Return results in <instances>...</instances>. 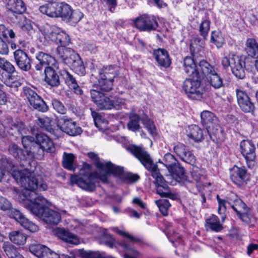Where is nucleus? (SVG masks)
<instances>
[{
  "mask_svg": "<svg viewBox=\"0 0 258 258\" xmlns=\"http://www.w3.org/2000/svg\"><path fill=\"white\" fill-rule=\"evenodd\" d=\"M12 176L18 183L25 188L23 193L17 192L21 200L24 202L26 205L34 203V200H31L29 198L30 192H34L38 197L35 191L36 189L39 190H46L48 186L45 182L41 178V176L37 175L34 171H30L28 168L23 170H14L12 172Z\"/></svg>",
  "mask_w": 258,
  "mask_h": 258,
  "instance_id": "obj_2",
  "label": "nucleus"
},
{
  "mask_svg": "<svg viewBox=\"0 0 258 258\" xmlns=\"http://www.w3.org/2000/svg\"><path fill=\"white\" fill-rule=\"evenodd\" d=\"M14 57L17 67L23 72H28L31 69V60L28 54L21 49L14 52Z\"/></svg>",
  "mask_w": 258,
  "mask_h": 258,
  "instance_id": "obj_14",
  "label": "nucleus"
},
{
  "mask_svg": "<svg viewBox=\"0 0 258 258\" xmlns=\"http://www.w3.org/2000/svg\"><path fill=\"white\" fill-rule=\"evenodd\" d=\"M47 247L36 243H32L29 246L30 251L38 258L43 254L44 248Z\"/></svg>",
  "mask_w": 258,
  "mask_h": 258,
  "instance_id": "obj_49",
  "label": "nucleus"
},
{
  "mask_svg": "<svg viewBox=\"0 0 258 258\" xmlns=\"http://www.w3.org/2000/svg\"><path fill=\"white\" fill-rule=\"evenodd\" d=\"M90 94L93 101L100 109H110L113 108V103L112 100L99 90L91 89Z\"/></svg>",
  "mask_w": 258,
  "mask_h": 258,
  "instance_id": "obj_13",
  "label": "nucleus"
},
{
  "mask_svg": "<svg viewBox=\"0 0 258 258\" xmlns=\"http://www.w3.org/2000/svg\"><path fill=\"white\" fill-rule=\"evenodd\" d=\"M224 39L219 31H213L211 32V42L214 43L218 48L222 47Z\"/></svg>",
  "mask_w": 258,
  "mask_h": 258,
  "instance_id": "obj_42",
  "label": "nucleus"
},
{
  "mask_svg": "<svg viewBox=\"0 0 258 258\" xmlns=\"http://www.w3.org/2000/svg\"><path fill=\"white\" fill-rule=\"evenodd\" d=\"M65 80L66 83L68 84L70 87L74 89L76 92L79 94H81L82 91L80 89L77 83L76 80L74 77L67 71H64L62 74Z\"/></svg>",
  "mask_w": 258,
  "mask_h": 258,
  "instance_id": "obj_39",
  "label": "nucleus"
},
{
  "mask_svg": "<svg viewBox=\"0 0 258 258\" xmlns=\"http://www.w3.org/2000/svg\"><path fill=\"white\" fill-rule=\"evenodd\" d=\"M23 92L30 104L35 109L43 112L48 110V107L45 101L31 88L24 87Z\"/></svg>",
  "mask_w": 258,
  "mask_h": 258,
  "instance_id": "obj_10",
  "label": "nucleus"
},
{
  "mask_svg": "<svg viewBox=\"0 0 258 258\" xmlns=\"http://www.w3.org/2000/svg\"><path fill=\"white\" fill-rule=\"evenodd\" d=\"M3 248L9 258H13L17 251L15 246L9 243H5L3 245Z\"/></svg>",
  "mask_w": 258,
  "mask_h": 258,
  "instance_id": "obj_55",
  "label": "nucleus"
},
{
  "mask_svg": "<svg viewBox=\"0 0 258 258\" xmlns=\"http://www.w3.org/2000/svg\"><path fill=\"white\" fill-rule=\"evenodd\" d=\"M56 54L76 73L82 76L85 74L83 61L73 50L66 46H58L56 49Z\"/></svg>",
  "mask_w": 258,
  "mask_h": 258,
  "instance_id": "obj_4",
  "label": "nucleus"
},
{
  "mask_svg": "<svg viewBox=\"0 0 258 258\" xmlns=\"http://www.w3.org/2000/svg\"><path fill=\"white\" fill-rule=\"evenodd\" d=\"M187 136L195 142H200L203 138V131L197 125H191L189 126Z\"/></svg>",
  "mask_w": 258,
  "mask_h": 258,
  "instance_id": "obj_34",
  "label": "nucleus"
},
{
  "mask_svg": "<svg viewBox=\"0 0 258 258\" xmlns=\"http://www.w3.org/2000/svg\"><path fill=\"white\" fill-rule=\"evenodd\" d=\"M29 198L31 200H34V203L26 205V208L32 214L40 217L47 224L56 225L59 222L61 219L60 214L46 207L49 205L46 199L42 196L36 197V195L34 192H30Z\"/></svg>",
  "mask_w": 258,
  "mask_h": 258,
  "instance_id": "obj_3",
  "label": "nucleus"
},
{
  "mask_svg": "<svg viewBox=\"0 0 258 258\" xmlns=\"http://www.w3.org/2000/svg\"><path fill=\"white\" fill-rule=\"evenodd\" d=\"M59 3L51 2L40 7L39 11L42 14L51 18H58Z\"/></svg>",
  "mask_w": 258,
  "mask_h": 258,
  "instance_id": "obj_28",
  "label": "nucleus"
},
{
  "mask_svg": "<svg viewBox=\"0 0 258 258\" xmlns=\"http://www.w3.org/2000/svg\"><path fill=\"white\" fill-rule=\"evenodd\" d=\"M245 50L251 57H258V42L254 38L247 39L245 42Z\"/></svg>",
  "mask_w": 258,
  "mask_h": 258,
  "instance_id": "obj_33",
  "label": "nucleus"
},
{
  "mask_svg": "<svg viewBox=\"0 0 258 258\" xmlns=\"http://www.w3.org/2000/svg\"><path fill=\"white\" fill-rule=\"evenodd\" d=\"M126 150L137 158L148 170L152 172V175L155 179L158 194L161 197L168 198L173 200L177 198L176 195L171 192L165 180L159 173L157 164L153 163L150 154L144 148L131 145L126 148Z\"/></svg>",
  "mask_w": 258,
  "mask_h": 258,
  "instance_id": "obj_1",
  "label": "nucleus"
},
{
  "mask_svg": "<svg viewBox=\"0 0 258 258\" xmlns=\"http://www.w3.org/2000/svg\"><path fill=\"white\" fill-rule=\"evenodd\" d=\"M231 207L243 222L246 224L251 222L252 215L250 209L241 199L236 198L234 201L233 204L231 205Z\"/></svg>",
  "mask_w": 258,
  "mask_h": 258,
  "instance_id": "obj_12",
  "label": "nucleus"
},
{
  "mask_svg": "<svg viewBox=\"0 0 258 258\" xmlns=\"http://www.w3.org/2000/svg\"><path fill=\"white\" fill-rule=\"evenodd\" d=\"M155 203L157 205L160 212L164 215L167 216L168 214V209L171 206L168 200H158L155 201Z\"/></svg>",
  "mask_w": 258,
  "mask_h": 258,
  "instance_id": "obj_47",
  "label": "nucleus"
},
{
  "mask_svg": "<svg viewBox=\"0 0 258 258\" xmlns=\"http://www.w3.org/2000/svg\"><path fill=\"white\" fill-rule=\"evenodd\" d=\"M22 144L24 148L31 150V148L36 144V140L30 136H22Z\"/></svg>",
  "mask_w": 258,
  "mask_h": 258,
  "instance_id": "obj_52",
  "label": "nucleus"
},
{
  "mask_svg": "<svg viewBox=\"0 0 258 258\" xmlns=\"http://www.w3.org/2000/svg\"><path fill=\"white\" fill-rule=\"evenodd\" d=\"M153 54L156 60L160 66L165 68L170 66L171 60L168 52L165 49L159 48L155 50Z\"/></svg>",
  "mask_w": 258,
  "mask_h": 258,
  "instance_id": "obj_25",
  "label": "nucleus"
},
{
  "mask_svg": "<svg viewBox=\"0 0 258 258\" xmlns=\"http://www.w3.org/2000/svg\"><path fill=\"white\" fill-rule=\"evenodd\" d=\"M9 237L12 242L18 245L24 244L27 239L26 236L19 231H14L10 232Z\"/></svg>",
  "mask_w": 258,
  "mask_h": 258,
  "instance_id": "obj_36",
  "label": "nucleus"
},
{
  "mask_svg": "<svg viewBox=\"0 0 258 258\" xmlns=\"http://www.w3.org/2000/svg\"><path fill=\"white\" fill-rule=\"evenodd\" d=\"M163 160L164 162L163 164L167 169H169L174 164L177 163L178 161L174 156L169 153L165 154Z\"/></svg>",
  "mask_w": 258,
  "mask_h": 258,
  "instance_id": "obj_56",
  "label": "nucleus"
},
{
  "mask_svg": "<svg viewBox=\"0 0 258 258\" xmlns=\"http://www.w3.org/2000/svg\"><path fill=\"white\" fill-rule=\"evenodd\" d=\"M184 155L180 156V158L183 161L190 164H194L196 162V158L188 148L184 152Z\"/></svg>",
  "mask_w": 258,
  "mask_h": 258,
  "instance_id": "obj_57",
  "label": "nucleus"
},
{
  "mask_svg": "<svg viewBox=\"0 0 258 258\" xmlns=\"http://www.w3.org/2000/svg\"><path fill=\"white\" fill-rule=\"evenodd\" d=\"M36 58L39 61V63L36 65L35 68L38 71L42 70L43 68L46 69L48 67L58 65L53 56L42 51L37 54Z\"/></svg>",
  "mask_w": 258,
  "mask_h": 258,
  "instance_id": "obj_19",
  "label": "nucleus"
},
{
  "mask_svg": "<svg viewBox=\"0 0 258 258\" xmlns=\"http://www.w3.org/2000/svg\"><path fill=\"white\" fill-rule=\"evenodd\" d=\"M65 80L66 83L68 84L70 87L74 89L76 92L79 94H81L82 91L80 89L77 83L76 80L74 77L67 71H64L62 74Z\"/></svg>",
  "mask_w": 258,
  "mask_h": 258,
  "instance_id": "obj_38",
  "label": "nucleus"
},
{
  "mask_svg": "<svg viewBox=\"0 0 258 258\" xmlns=\"http://www.w3.org/2000/svg\"><path fill=\"white\" fill-rule=\"evenodd\" d=\"M211 22L210 20L206 19L203 21L199 26V31L200 35L206 39L210 31Z\"/></svg>",
  "mask_w": 258,
  "mask_h": 258,
  "instance_id": "obj_48",
  "label": "nucleus"
},
{
  "mask_svg": "<svg viewBox=\"0 0 258 258\" xmlns=\"http://www.w3.org/2000/svg\"><path fill=\"white\" fill-rule=\"evenodd\" d=\"M88 156L92 159L97 168L95 172L98 173L100 180L104 183L108 182V178L110 174L119 175L123 172V168L116 166L111 162H101L98 155L93 153H88Z\"/></svg>",
  "mask_w": 258,
  "mask_h": 258,
  "instance_id": "obj_5",
  "label": "nucleus"
},
{
  "mask_svg": "<svg viewBox=\"0 0 258 258\" xmlns=\"http://www.w3.org/2000/svg\"><path fill=\"white\" fill-rule=\"evenodd\" d=\"M60 120L57 127L62 132L72 136H77L82 133V128L77 126L72 119L63 117Z\"/></svg>",
  "mask_w": 258,
  "mask_h": 258,
  "instance_id": "obj_15",
  "label": "nucleus"
},
{
  "mask_svg": "<svg viewBox=\"0 0 258 258\" xmlns=\"http://www.w3.org/2000/svg\"><path fill=\"white\" fill-rule=\"evenodd\" d=\"M44 152H45V150H43L40 146L37 144H35L34 146L31 147V150H27V154L31 158H34L39 160L43 159Z\"/></svg>",
  "mask_w": 258,
  "mask_h": 258,
  "instance_id": "obj_37",
  "label": "nucleus"
},
{
  "mask_svg": "<svg viewBox=\"0 0 258 258\" xmlns=\"http://www.w3.org/2000/svg\"><path fill=\"white\" fill-rule=\"evenodd\" d=\"M98 85L100 89L103 91L108 92L112 89L113 83L111 82V85L109 86V84L107 79L105 80L104 78H102L99 77L98 79Z\"/></svg>",
  "mask_w": 258,
  "mask_h": 258,
  "instance_id": "obj_53",
  "label": "nucleus"
},
{
  "mask_svg": "<svg viewBox=\"0 0 258 258\" xmlns=\"http://www.w3.org/2000/svg\"><path fill=\"white\" fill-rule=\"evenodd\" d=\"M98 173L92 172L86 173L83 175H73L71 176V182L77 184L81 188L93 191L95 189V180L97 179L100 180Z\"/></svg>",
  "mask_w": 258,
  "mask_h": 258,
  "instance_id": "obj_7",
  "label": "nucleus"
},
{
  "mask_svg": "<svg viewBox=\"0 0 258 258\" xmlns=\"http://www.w3.org/2000/svg\"><path fill=\"white\" fill-rule=\"evenodd\" d=\"M36 144L40 146L45 152L48 153H53L55 148L54 144L51 139L46 135L42 133L36 134Z\"/></svg>",
  "mask_w": 258,
  "mask_h": 258,
  "instance_id": "obj_20",
  "label": "nucleus"
},
{
  "mask_svg": "<svg viewBox=\"0 0 258 258\" xmlns=\"http://www.w3.org/2000/svg\"><path fill=\"white\" fill-rule=\"evenodd\" d=\"M54 43L59 45V46H66L70 43V39L68 34L61 31Z\"/></svg>",
  "mask_w": 258,
  "mask_h": 258,
  "instance_id": "obj_51",
  "label": "nucleus"
},
{
  "mask_svg": "<svg viewBox=\"0 0 258 258\" xmlns=\"http://www.w3.org/2000/svg\"><path fill=\"white\" fill-rule=\"evenodd\" d=\"M217 199L218 203V213L219 214L221 215V219L224 221L225 219V213L226 211V201L225 200L221 199L219 195L217 196Z\"/></svg>",
  "mask_w": 258,
  "mask_h": 258,
  "instance_id": "obj_54",
  "label": "nucleus"
},
{
  "mask_svg": "<svg viewBox=\"0 0 258 258\" xmlns=\"http://www.w3.org/2000/svg\"><path fill=\"white\" fill-rule=\"evenodd\" d=\"M186 79L183 84V89L191 99L200 100L203 97L204 90L201 86V76H191Z\"/></svg>",
  "mask_w": 258,
  "mask_h": 258,
  "instance_id": "obj_6",
  "label": "nucleus"
},
{
  "mask_svg": "<svg viewBox=\"0 0 258 258\" xmlns=\"http://www.w3.org/2000/svg\"><path fill=\"white\" fill-rule=\"evenodd\" d=\"M20 224L30 232H35L38 230V227L32 222L30 221L26 217L23 219V221H21Z\"/></svg>",
  "mask_w": 258,
  "mask_h": 258,
  "instance_id": "obj_58",
  "label": "nucleus"
},
{
  "mask_svg": "<svg viewBox=\"0 0 258 258\" xmlns=\"http://www.w3.org/2000/svg\"><path fill=\"white\" fill-rule=\"evenodd\" d=\"M202 122L206 125L207 129L209 125H213L217 121V118L215 115L209 111H204L201 114Z\"/></svg>",
  "mask_w": 258,
  "mask_h": 258,
  "instance_id": "obj_35",
  "label": "nucleus"
},
{
  "mask_svg": "<svg viewBox=\"0 0 258 258\" xmlns=\"http://www.w3.org/2000/svg\"><path fill=\"white\" fill-rule=\"evenodd\" d=\"M52 105L54 109L58 113L61 114H64L66 113L67 108L60 101L55 99H52Z\"/></svg>",
  "mask_w": 258,
  "mask_h": 258,
  "instance_id": "obj_59",
  "label": "nucleus"
},
{
  "mask_svg": "<svg viewBox=\"0 0 258 258\" xmlns=\"http://www.w3.org/2000/svg\"><path fill=\"white\" fill-rule=\"evenodd\" d=\"M55 233L58 237L68 243L73 244H78L80 243L77 236L64 228H57L55 230Z\"/></svg>",
  "mask_w": 258,
  "mask_h": 258,
  "instance_id": "obj_30",
  "label": "nucleus"
},
{
  "mask_svg": "<svg viewBox=\"0 0 258 258\" xmlns=\"http://www.w3.org/2000/svg\"><path fill=\"white\" fill-rule=\"evenodd\" d=\"M168 170L171 174L177 176L184 184H186L192 182L190 180L189 178L185 174L184 169L183 167L180 166L178 161L177 162V163L174 164L173 166L168 169Z\"/></svg>",
  "mask_w": 258,
  "mask_h": 258,
  "instance_id": "obj_31",
  "label": "nucleus"
},
{
  "mask_svg": "<svg viewBox=\"0 0 258 258\" xmlns=\"http://www.w3.org/2000/svg\"><path fill=\"white\" fill-rule=\"evenodd\" d=\"M207 130L211 139L214 142L219 143L224 141V134L218 122L213 125H209Z\"/></svg>",
  "mask_w": 258,
  "mask_h": 258,
  "instance_id": "obj_26",
  "label": "nucleus"
},
{
  "mask_svg": "<svg viewBox=\"0 0 258 258\" xmlns=\"http://www.w3.org/2000/svg\"><path fill=\"white\" fill-rule=\"evenodd\" d=\"M8 14L16 16V14H21L26 11V6L22 0H8L7 3Z\"/></svg>",
  "mask_w": 258,
  "mask_h": 258,
  "instance_id": "obj_22",
  "label": "nucleus"
},
{
  "mask_svg": "<svg viewBox=\"0 0 258 258\" xmlns=\"http://www.w3.org/2000/svg\"><path fill=\"white\" fill-rule=\"evenodd\" d=\"M61 30L55 26H51L46 32L45 37L49 39L51 41L55 42L57 39V36L59 34Z\"/></svg>",
  "mask_w": 258,
  "mask_h": 258,
  "instance_id": "obj_45",
  "label": "nucleus"
},
{
  "mask_svg": "<svg viewBox=\"0 0 258 258\" xmlns=\"http://www.w3.org/2000/svg\"><path fill=\"white\" fill-rule=\"evenodd\" d=\"M184 69L186 73L190 76H200L201 69L197 67L194 59L190 56H186L183 61Z\"/></svg>",
  "mask_w": 258,
  "mask_h": 258,
  "instance_id": "obj_29",
  "label": "nucleus"
},
{
  "mask_svg": "<svg viewBox=\"0 0 258 258\" xmlns=\"http://www.w3.org/2000/svg\"><path fill=\"white\" fill-rule=\"evenodd\" d=\"M240 151L247 163L253 161L256 158V147L253 142L249 140H243L240 144Z\"/></svg>",
  "mask_w": 258,
  "mask_h": 258,
  "instance_id": "obj_16",
  "label": "nucleus"
},
{
  "mask_svg": "<svg viewBox=\"0 0 258 258\" xmlns=\"http://www.w3.org/2000/svg\"><path fill=\"white\" fill-rule=\"evenodd\" d=\"M83 14L79 11H74L71 10V13L69 14L68 17L66 19V21L71 24H74L79 22L83 18Z\"/></svg>",
  "mask_w": 258,
  "mask_h": 258,
  "instance_id": "obj_46",
  "label": "nucleus"
},
{
  "mask_svg": "<svg viewBox=\"0 0 258 258\" xmlns=\"http://www.w3.org/2000/svg\"><path fill=\"white\" fill-rule=\"evenodd\" d=\"M118 76L116 68L113 66H108L103 68L99 72V77L107 80L109 86L111 85V82L113 83L114 79Z\"/></svg>",
  "mask_w": 258,
  "mask_h": 258,
  "instance_id": "obj_32",
  "label": "nucleus"
},
{
  "mask_svg": "<svg viewBox=\"0 0 258 258\" xmlns=\"http://www.w3.org/2000/svg\"><path fill=\"white\" fill-rule=\"evenodd\" d=\"M246 171L243 168L234 166L230 171V178L237 185H240L246 180Z\"/></svg>",
  "mask_w": 258,
  "mask_h": 258,
  "instance_id": "obj_24",
  "label": "nucleus"
},
{
  "mask_svg": "<svg viewBox=\"0 0 258 258\" xmlns=\"http://www.w3.org/2000/svg\"><path fill=\"white\" fill-rule=\"evenodd\" d=\"M9 151L10 153L15 158H20V156L22 153V150L17 145L15 144L11 145L9 147Z\"/></svg>",
  "mask_w": 258,
  "mask_h": 258,
  "instance_id": "obj_63",
  "label": "nucleus"
},
{
  "mask_svg": "<svg viewBox=\"0 0 258 258\" xmlns=\"http://www.w3.org/2000/svg\"><path fill=\"white\" fill-rule=\"evenodd\" d=\"M15 34L12 29L7 28L4 25H0V37L14 38Z\"/></svg>",
  "mask_w": 258,
  "mask_h": 258,
  "instance_id": "obj_60",
  "label": "nucleus"
},
{
  "mask_svg": "<svg viewBox=\"0 0 258 258\" xmlns=\"http://www.w3.org/2000/svg\"><path fill=\"white\" fill-rule=\"evenodd\" d=\"M201 73L207 78L208 81L215 88H220L223 85L222 79L207 61L201 60L199 63Z\"/></svg>",
  "mask_w": 258,
  "mask_h": 258,
  "instance_id": "obj_9",
  "label": "nucleus"
},
{
  "mask_svg": "<svg viewBox=\"0 0 258 258\" xmlns=\"http://www.w3.org/2000/svg\"><path fill=\"white\" fill-rule=\"evenodd\" d=\"M58 69V65L48 67L45 69V81L52 87L58 86L60 84L59 78L56 73Z\"/></svg>",
  "mask_w": 258,
  "mask_h": 258,
  "instance_id": "obj_21",
  "label": "nucleus"
},
{
  "mask_svg": "<svg viewBox=\"0 0 258 258\" xmlns=\"http://www.w3.org/2000/svg\"><path fill=\"white\" fill-rule=\"evenodd\" d=\"M40 258H60L56 253L51 251L48 247L44 248L43 254L40 256Z\"/></svg>",
  "mask_w": 258,
  "mask_h": 258,
  "instance_id": "obj_64",
  "label": "nucleus"
},
{
  "mask_svg": "<svg viewBox=\"0 0 258 258\" xmlns=\"http://www.w3.org/2000/svg\"><path fill=\"white\" fill-rule=\"evenodd\" d=\"M71 7L65 3H59V10L58 11V17H60L64 20L68 17L69 14L71 13Z\"/></svg>",
  "mask_w": 258,
  "mask_h": 258,
  "instance_id": "obj_43",
  "label": "nucleus"
},
{
  "mask_svg": "<svg viewBox=\"0 0 258 258\" xmlns=\"http://www.w3.org/2000/svg\"><path fill=\"white\" fill-rule=\"evenodd\" d=\"M6 121L8 132L10 135L18 137L26 134V126L22 121L13 120L12 118H7Z\"/></svg>",
  "mask_w": 258,
  "mask_h": 258,
  "instance_id": "obj_18",
  "label": "nucleus"
},
{
  "mask_svg": "<svg viewBox=\"0 0 258 258\" xmlns=\"http://www.w3.org/2000/svg\"><path fill=\"white\" fill-rule=\"evenodd\" d=\"M36 123L43 130L56 135V130L54 128L53 121L46 116H38Z\"/></svg>",
  "mask_w": 258,
  "mask_h": 258,
  "instance_id": "obj_27",
  "label": "nucleus"
},
{
  "mask_svg": "<svg viewBox=\"0 0 258 258\" xmlns=\"http://www.w3.org/2000/svg\"><path fill=\"white\" fill-rule=\"evenodd\" d=\"M206 226L216 232L221 231L223 228L222 225L220 223L219 219L214 215L206 220Z\"/></svg>",
  "mask_w": 258,
  "mask_h": 258,
  "instance_id": "obj_40",
  "label": "nucleus"
},
{
  "mask_svg": "<svg viewBox=\"0 0 258 258\" xmlns=\"http://www.w3.org/2000/svg\"><path fill=\"white\" fill-rule=\"evenodd\" d=\"M74 158L75 156L72 153L64 152L62 156L63 167L70 170H73L74 169Z\"/></svg>",
  "mask_w": 258,
  "mask_h": 258,
  "instance_id": "obj_41",
  "label": "nucleus"
},
{
  "mask_svg": "<svg viewBox=\"0 0 258 258\" xmlns=\"http://www.w3.org/2000/svg\"><path fill=\"white\" fill-rule=\"evenodd\" d=\"M129 118L130 121L127 123V127L130 130L133 132L139 130L140 128L139 121L141 120L142 123L152 136L155 134V127L153 122L147 115H144L140 117L137 113L132 112L130 114Z\"/></svg>",
  "mask_w": 258,
  "mask_h": 258,
  "instance_id": "obj_8",
  "label": "nucleus"
},
{
  "mask_svg": "<svg viewBox=\"0 0 258 258\" xmlns=\"http://www.w3.org/2000/svg\"><path fill=\"white\" fill-rule=\"evenodd\" d=\"M134 22L137 28L141 31L155 30L158 27V22L156 19L148 15H142L138 17Z\"/></svg>",
  "mask_w": 258,
  "mask_h": 258,
  "instance_id": "obj_11",
  "label": "nucleus"
},
{
  "mask_svg": "<svg viewBox=\"0 0 258 258\" xmlns=\"http://www.w3.org/2000/svg\"><path fill=\"white\" fill-rule=\"evenodd\" d=\"M238 56H236L234 54H229L228 56H224L221 59V63L222 66L225 68L227 69L228 67H230L231 68L232 63H233V61L232 60V58L233 57H237Z\"/></svg>",
  "mask_w": 258,
  "mask_h": 258,
  "instance_id": "obj_61",
  "label": "nucleus"
},
{
  "mask_svg": "<svg viewBox=\"0 0 258 258\" xmlns=\"http://www.w3.org/2000/svg\"><path fill=\"white\" fill-rule=\"evenodd\" d=\"M232 60L233 63L231 69L233 74L238 79H244L245 76L244 61L238 56L233 57Z\"/></svg>",
  "mask_w": 258,
  "mask_h": 258,
  "instance_id": "obj_23",
  "label": "nucleus"
},
{
  "mask_svg": "<svg viewBox=\"0 0 258 258\" xmlns=\"http://www.w3.org/2000/svg\"><path fill=\"white\" fill-rule=\"evenodd\" d=\"M0 68L9 74L12 75L16 72L15 66L11 62L1 57H0Z\"/></svg>",
  "mask_w": 258,
  "mask_h": 258,
  "instance_id": "obj_44",
  "label": "nucleus"
},
{
  "mask_svg": "<svg viewBox=\"0 0 258 258\" xmlns=\"http://www.w3.org/2000/svg\"><path fill=\"white\" fill-rule=\"evenodd\" d=\"M101 242L110 247H112L115 243V239L110 235L105 234L102 237Z\"/></svg>",
  "mask_w": 258,
  "mask_h": 258,
  "instance_id": "obj_62",
  "label": "nucleus"
},
{
  "mask_svg": "<svg viewBox=\"0 0 258 258\" xmlns=\"http://www.w3.org/2000/svg\"><path fill=\"white\" fill-rule=\"evenodd\" d=\"M121 246L126 251L124 254V258H135L139 255V252L134 248L131 247L125 241L120 243Z\"/></svg>",
  "mask_w": 258,
  "mask_h": 258,
  "instance_id": "obj_50",
  "label": "nucleus"
},
{
  "mask_svg": "<svg viewBox=\"0 0 258 258\" xmlns=\"http://www.w3.org/2000/svg\"><path fill=\"white\" fill-rule=\"evenodd\" d=\"M236 97L238 104L243 111L251 112L254 110V105L246 92L241 90L237 89Z\"/></svg>",
  "mask_w": 258,
  "mask_h": 258,
  "instance_id": "obj_17",
  "label": "nucleus"
}]
</instances>
